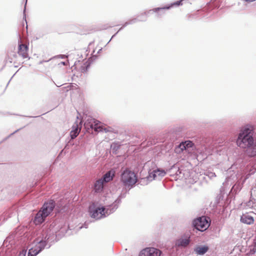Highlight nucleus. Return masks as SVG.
Listing matches in <instances>:
<instances>
[{
	"mask_svg": "<svg viewBox=\"0 0 256 256\" xmlns=\"http://www.w3.org/2000/svg\"><path fill=\"white\" fill-rule=\"evenodd\" d=\"M118 32H117L116 33H115L111 38L110 39V40L107 42V44H106V46L107 44H108L111 41V40L114 38L118 34Z\"/></svg>",
	"mask_w": 256,
	"mask_h": 256,
	"instance_id": "40",
	"label": "nucleus"
},
{
	"mask_svg": "<svg viewBox=\"0 0 256 256\" xmlns=\"http://www.w3.org/2000/svg\"><path fill=\"white\" fill-rule=\"evenodd\" d=\"M11 80V79L8 81V84H9V82H10V80Z\"/></svg>",
	"mask_w": 256,
	"mask_h": 256,
	"instance_id": "56",
	"label": "nucleus"
},
{
	"mask_svg": "<svg viewBox=\"0 0 256 256\" xmlns=\"http://www.w3.org/2000/svg\"><path fill=\"white\" fill-rule=\"evenodd\" d=\"M129 190L126 189L124 188L122 189L121 193L116 198L114 202L110 205L112 208V211L115 212L116 210L118 208L119 204L122 202V199L126 198L127 193Z\"/></svg>",
	"mask_w": 256,
	"mask_h": 256,
	"instance_id": "12",
	"label": "nucleus"
},
{
	"mask_svg": "<svg viewBox=\"0 0 256 256\" xmlns=\"http://www.w3.org/2000/svg\"><path fill=\"white\" fill-rule=\"evenodd\" d=\"M126 26H124V24H122V26L118 30V32H120V30H122L124 28H125Z\"/></svg>",
	"mask_w": 256,
	"mask_h": 256,
	"instance_id": "44",
	"label": "nucleus"
},
{
	"mask_svg": "<svg viewBox=\"0 0 256 256\" xmlns=\"http://www.w3.org/2000/svg\"><path fill=\"white\" fill-rule=\"evenodd\" d=\"M224 193L222 190V188L220 190V194L216 198V203L217 204L220 206V202L223 200L224 198Z\"/></svg>",
	"mask_w": 256,
	"mask_h": 256,
	"instance_id": "28",
	"label": "nucleus"
},
{
	"mask_svg": "<svg viewBox=\"0 0 256 256\" xmlns=\"http://www.w3.org/2000/svg\"><path fill=\"white\" fill-rule=\"evenodd\" d=\"M15 76V74H14V75H12V77L11 79L12 78L13 76Z\"/></svg>",
	"mask_w": 256,
	"mask_h": 256,
	"instance_id": "53",
	"label": "nucleus"
},
{
	"mask_svg": "<svg viewBox=\"0 0 256 256\" xmlns=\"http://www.w3.org/2000/svg\"><path fill=\"white\" fill-rule=\"evenodd\" d=\"M94 52L95 50H94L92 52V56L86 60V62L90 63V64H91L96 60L98 58V56L97 54H94Z\"/></svg>",
	"mask_w": 256,
	"mask_h": 256,
	"instance_id": "30",
	"label": "nucleus"
},
{
	"mask_svg": "<svg viewBox=\"0 0 256 256\" xmlns=\"http://www.w3.org/2000/svg\"><path fill=\"white\" fill-rule=\"evenodd\" d=\"M47 217V216L44 214L40 210H39L35 214L34 217L32 219V220L35 225H40L44 222Z\"/></svg>",
	"mask_w": 256,
	"mask_h": 256,
	"instance_id": "15",
	"label": "nucleus"
},
{
	"mask_svg": "<svg viewBox=\"0 0 256 256\" xmlns=\"http://www.w3.org/2000/svg\"><path fill=\"white\" fill-rule=\"evenodd\" d=\"M189 242L190 241H188V240H187V241H182V242L180 244H178V245L186 246H187Z\"/></svg>",
	"mask_w": 256,
	"mask_h": 256,
	"instance_id": "36",
	"label": "nucleus"
},
{
	"mask_svg": "<svg viewBox=\"0 0 256 256\" xmlns=\"http://www.w3.org/2000/svg\"><path fill=\"white\" fill-rule=\"evenodd\" d=\"M242 166H243V164H242V165H240V167H242Z\"/></svg>",
	"mask_w": 256,
	"mask_h": 256,
	"instance_id": "55",
	"label": "nucleus"
},
{
	"mask_svg": "<svg viewBox=\"0 0 256 256\" xmlns=\"http://www.w3.org/2000/svg\"><path fill=\"white\" fill-rule=\"evenodd\" d=\"M92 222L91 220H86L84 223L82 224L80 226L78 227L79 229H81L82 228H87L88 227V225Z\"/></svg>",
	"mask_w": 256,
	"mask_h": 256,
	"instance_id": "33",
	"label": "nucleus"
},
{
	"mask_svg": "<svg viewBox=\"0 0 256 256\" xmlns=\"http://www.w3.org/2000/svg\"><path fill=\"white\" fill-rule=\"evenodd\" d=\"M172 170H174L176 172L174 173L176 176L180 177V174H182V170H180L176 164H174L170 168L167 170L166 172L168 173H171Z\"/></svg>",
	"mask_w": 256,
	"mask_h": 256,
	"instance_id": "24",
	"label": "nucleus"
},
{
	"mask_svg": "<svg viewBox=\"0 0 256 256\" xmlns=\"http://www.w3.org/2000/svg\"><path fill=\"white\" fill-rule=\"evenodd\" d=\"M15 76V74H14V75H12V77L11 79L12 78L13 76Z\"/></svg>",
	"mask_w": 256,
	"mask_h": 256,
	"instance_id": "54",
	"label": "nucleus"
},
{
	"mask_svg": "<svg viewBox=\"0 0 256 256\" xmlns=\"http://www.w3.org/2000/svg\"><path fill=\"white\" fill-rule=\"evenodd\" d=\"M161 251L154 248H147L142 250L140 256H160Z\"/></svg>",
	"mask_w": 256,
	"mask_h": 256,
	"instance_id": "13",
	"label": "nucleus"
},
{
	"mask_svg": "<svg viewBox=\"0 0 256 256\" xmlns=\"http://www.w3.org/2000/svg\"><path fill=\"white\" fill-rule=\"evenodd\" d=\"M256 240V238H254V239L252 240Z\"/></svg>",
	"mask_w": 256,
	"mask_h": 256,
	"instance_id": "57",
	"label": "nucleus"
},
{
	"mask_svg": "<svg viewBox=\"0 0 256 256\" xmlns=\"http://www.w3.org/2000/svg\"><path fill=\"white\" fill-rule=\"evenodd\" d=\"M115 174V170L114 169H111L110 170L108 171L102 178L100 179L102 180L104 184L110 182L112 180Z\"/></svg>",
	"mask_w": 256,
	"mask_h": 256,
	"instance_id": "19",
	"label": "nucleus"
},
{
	"mask_svg": "<svg viewBox=\"0 0 256 256\" xmlns=\"http://www.w3.org/2000/svg\"><path fill=\"white\" fill-rule=\"evenodd\" d=\"M100 122L91 116H86L84 120V134H96L100 130Z\"/></svg>",
	"mask_w": 256,
	"mask_h": 256,
	"instance_id": "4",
	"label": "nucleus"
},
{
	"mask_svg": "<svg viewBox=\"0 0 256 256\" xmlns=\"http://www.w3.org/2000/svg\"><path fill=\"white\" fill-rule=\"evenodd\" d=\"M92 188L95 194L102 192L104 190V183L100 178L98 179L94 182Z\"/></svg>",
	"mask_w": 256,
	"mask_h": 256,
	"instance_id": "17",
	"label": "nucleus"
},
{
	"mask_svg": "<svg viewBox=\"0 0 256 256\" xmlns=\"http://www.w3.org/2000/svg\"><path fill=\"white\" fill-rule=\"evenodd\" d=\"M6 62H9L10 63H12V62H13V59H12V56H8L6 58Z\"/></svg>",
	"mask_w": 256,
	"mask_h": 256,
	"instance_id": "35",
	"label": "nucleus"
},
{
	"mask_svg": "<svg viewBox=\"0 0 256 256\" xmlns=\"http://www.w3.org/2000/svg\"><path fill=\"white\" fill-rule=\"evenodd\" d=\"M18 54L22 56L24 58H30V57L28 56V51L29 50V44H24L22 42L20 36L19 34H18Z\"/></svg>",
	"mask_w": 256,
	"mask_h": 256,
	"instance_id": "8",
	"label": "nucleus"
},
{
	"mask_svg": "<svg viewBox=\"0 0 256 256\" xmlns=\"http://www.w3.org/2000/svg\"><path fill=\"white\" fill-rule=\"evenodd\" d=\"M104 130L105 131V132H107L108 131L106 128H104Z\"/></svg>",
	"mask_w": 256,
	"mask_h": 256,
	"instance_id": "51",
	"label": "nucleus"
},
{
	"mask_svg": "<svg viewBox=\"0 0 256 256\" xmlns=\"http://www.w3.org/2000/svg\"><path fill=\"white\" fill-rule=\"evenodd\" d=\"M20 129H18L16 130H15L14 132H13L12 133L10 134L9 136H8L6 138L5 140H6L8 139V138H9L10 136H12L15 133H16V132H18Z\"/></svg>",
	"mask_w": 256,
	"mask_h": 256,
	"instance_id": "38",
	"label": "nucleus"
},
{
	"mask_svg": "<svg viewBox=\"0 0 256 256\" xmlns=\"http://www.w3.org/2000/svg\"><path fill=\"white\" fill-rule=\"evenodd\" d=\"M24 235V230L22 228H16L4 240H22V237Z\"/></svg>",
	"mask_w": 256,
	"mask_h": 256,
	"instance_id": "11",
	"label": "nucleus"
},
{
	"mask_svg": "<svg viewBox=\"0 0 256 256\" xmlns=\"http://www.w3.org/2000/svg\"><path fill=\"white\" fill-rule=\"evenodd\" d=\"M208 250V247L206 246H196L194 251L197 254L202 255L206 254Z\"/></svg>",
	"mask_w": 256,
	"mask_h": 256,
	"instance_id": "20",
	"label": "nucleus"
},
{
	"mask_svg": "<svg viewBox=\"0 0 256 256\" xmlns=\"http://www.w3.org/2000/svg\"><path fill=\"white\" fill-rule=\"evenodd\" d=\"M240 222L246 224L251 225L254 223V217L249 213L246 212L242 214L240 216Z\"/></svg>",
	"mask_w": 256,
	"mask_h": 256,
	"instance_id": "18",
	"label": "nucleus"
},
{
	"mask_svg": "<svg viewBox=\"0 0 256 256\" xmlns=\"http://www.w3.org/2000/svg\"><path fill=\"white\" fill-rule=\"evenodd\" d=\"M242 162V159H241V158H240V159H238V160H236V165H237V164H238V162Z\"/></svg>",
	"mask_w": 256,
	"mask_h": 256,
	"instance_id": "45",
	"label": "nucleus"
},
{
	"mask_svg": "<svg viewBox=\"0 0 256 256\" xmlns=\"http://www.w3.org/2000/svg\"><path fill=\"white\" fill-rule=\"evenodd\" d=\"M30 118H36L37 116H29Z\"/></svg>",
	"mask_w": 256,
	"mask_h": 256,
	"instance_id": "52",
	"label": "nucleus"
},
{
	"mask_svg": "<svg viewBox=\"0 0 256 256\" xmlns=\"http://www.w3.org/2000/svg\"><path fill=\"white\" fill-rule=\"evenodd\" d=\"M210 220L208 217L201 216L198 217L192 222V230H198L203 232L210 225Z\"/></svg>",
	"mask_w": 256,
	"mask_h": 256,
	"instance_id": "5",
	"label": "nucleus"
},
{
	"mask_svg": "<svg viewBox=\"0 0 256 256\" xmlns=\"http://www.w3.org/2000/svg\"><path fill=\"white\" fill-rule=\"evenodd\" d=\"M4 190H2V192H4Z\"/></svg>",
	"mask_w": 256,
	"mask_h": 256,
	"instance_id": "58",
	"label": "nucleus"
},
{
	"mask_svg": "<svg viewBox=\"0 0 256 256\" xmlns=\"http://www.w3.org/2000/svg\"><path fill=\"white\" fill-rule=\"evenodd\" d=\"M64 212V208L61 209L60 210H58V212Z\"/></svg>",
	"mask_w": 256,
	"mask_h": 256,
	"instance_id": "49",
	"label": "nucleus"
},
{
	"mask_svg": "<svg viewBox=\"0 0 256 256\" xmlns=\"http://www.w3.org/2000/svg\"><path fill=\"white\" fill-rule=\"evenodd\" d=\"M88 212L92 218L98 220L108 216L114 212L112 211V208L110 204L105 206L100 204L97 206L93 204L89 207Z\"/></svg>",
	"mask_w": 256,
	"mask_h": 256,
	"instance_id": "3",
	"label": "nucleus"
},
{
	"mask_svg": "<svg viewBox=\"0 0 256 256\" xmlns=\"http://www.w3.org/2000/svg\"><path fill=\"white\" fill-rule=\"evenodd\" d=\"M236 144L244 150L248 158L256 157V136L254 125L248 124L240 128L236 139Z\"/></svg>",
	"mask_w": 256,
	"mask_h": 256,
	"instance_id": "1",
	"label": "nucleus"
},
{
	"mask_svg": "<svg viewBox=\"0 0 256 256\" xmlns=\"http://www.w3.org/2000/svg\"><path fill=\"white\" fill-rule=\"evenodd\" d=\"M246 170L250 175H252L256 172V164H250L246 166Z\"/></svg>",
	"mask_w": 256,
	"mask_h": 256,
	"instance_id": "27",
	"label": "nucleus"
},
{
	"mask_svg": "<svg viewBox=\"0 0 256 256\" xmlns=\"http://www.w3.org/2000/svg\"><path fill=\"white\" fill-rule=\"evenodd\" d=\"M242 184L240 182H236L232 186L228 194H226V202H230L234 200L236 195L241 190Z\"/></svg>",
	"mask_w": 256,
	"mask_h": 256,
	"instance_id": "10",
	"label": "nucleus"
},
{
	"mask_svg": "<svg viewBox=\"0 0 256 256\" xmlns=\"http://www.w3.org/2000/svg\"><path fill=\"white\" fill-rule=\"evenodd\" d=\"M118 32H117L116 33H115L111 38L110 39V40L107 42V44H106V46L107 44H108L111 41V40L114 38L118 34Z\"/></svg>",
	"mask_w": 256,
	"mask_h": 256,
	"instance_id": "39",
	"label": "nucleus"
},
{
	"mask_svg": "<svg viewBox=\"0 0 256 256\" xmlns=\"http://www.w3.org/2000/svg\"><path fill=\"white\" fill-rule=\"evenodd\" d=\"M194 144L190 140L182 141L178 145H176L174 148V152L176 154H180L184 150H189V149L193 150Z\"/></svg>",
	"mask_w": 256,
	"mask_h": 256,
	"instance_id": "9",
	"label": "nucleus"
},
{
	"mask_svg": "<svg viewBox=\"0 0 256 256\" xmlns=\"http://www.w3.org/2000/svg\"><path fill=\"white\" fill-rule=\"evenodd\" d=\"M56 206L55 201L53 200H50L45 202L40 210L42 212L44 215L48 217L52 215V212Z\"/></svg>",
	"mask_w": 256,
	"mask_h": 256,
	"instance_id": "7",
	"label": "nucleus"
},
{
	"mask_svg": "<svg viewBox=\"0 0 256 256\" xmlns=\"http://www.w3.org/2000/svg\"><path fill=\"white\" fill-rule=\"evenodd\" d=\"M136 18H138V19H144V18H146V16H140L139 15V16H138V17Z\"/></svg>",
	"mask_w": 256,
	"mask_h": 256,
	"instance_id": "41",
	"label": "nucleus"
},
{
	"mask_svg": "<svg viewBox=\"0 0 256 256\" xmlns=\"http://www.w3.org/2000/svg\"><path fill=\"white\" fill-rule=\"evenodd\" d=\"M31 256H32V255Z\"/></svg>",
	"mask_w": 256,
	"mask_h": 256,
	"instance_id": "60",
	"label": "nucleus"
},
{
	"mask_svg": "<svg viewBox=\"0 0 256 256\" xmlns=\"http://www.w3.org/2000/svg\"><path fill=\"white\" fill-rule=\"evenodd\" d=\"M154 13L155 14L156 17L158 18H160L162 15L164 14V8H162V7L155 8L152 9L145 11L144 12L142 13L140 16H148L149 14Z\"/></svg>",
	"mask_w": 256,
	"mask_h": 256,
	"instance_id": "14",
	"label": "nucleus"
},
{
	"mask_svg": "<svg viewBox=\"0 0 256 256\" xmlns=\"http://www.w3.org/2000/svg\"><path fill=\"white\" fill-rule=\"evenodd\" d=\"M60 64L64 66H66L67 64V62H62Z\"/></svg>",
	"mask_w": 256,
	"mask_h": 256,
	"instance_id": "46",
	"label": "nucleus"
},
{
	"mask_svg": "<svg viewBox=\"0 0 256 256\" xmlns=\"http://www.w3.org/2000/svg\"><path fill=\"white\" fill-rule=\"evenodd\" d=\"M166 174V172L164 170L156 167L153 170H150L148 176L146 178L142 179L140 182L142 180L144 181L146 178L148 182L155 180L157 177L160 178L165 176Z\"/></svg>",
	"mask_w": 256,
	"mask_h": 256,
	"instance_id": "6",
	"label": "nucleus"
},
{
	"mask_svg": "<svg viewBox=\"0 0 256 256\" xmlns=\"http://www.w3.org/2000/svg\"><path fill=\"white\" fill-rule=\"evenodd\" d=\"M120 180L124 187L128 190L134 188L138 181L136 174L128 168L121 170Z\"/></svg>",
	"mask_w": 256,
	"mask_h": 256,
	"instance_id": "2",
	"label": "nucleus"
},
{
	"mask_svg": "<svg viewBox=\"0 0 256 256\" xmlns=\"http://www.w3.org/2000/svg\"><path fill=\"white\" fill-rule=\"evenodd\" d=\"M175 172H176V171H174V170H172V172L171 173H170V176L176 175V174H174Z\"/></svg>",
	"mask_w": 256,
	"mask_h": 256,
	"instance_id": "43",
	"label": "nucleus"
},
{
	"mask_svg": "<svg viewBox=\"0 0 256 256\" xmlns=\"http://www.w3.org/2000/svg\"><path fill=\"white\" fill-rule=\"evenodd\" d=\"M182 2L183 0H179L162 6L164 12L165 10H169L174 6H178L182 5Z\"/></svg>",
	"mask_w": 256,
	"mask_h": 256,
	"instance_id": "21",
	"label": "nucleus"
},
{
	"mask_svg": "<svg viewBox=\"0 0 256 256\" xmlns=\"http://www.w3.org/2000/svg\"><path fill=\"white\" fill-rule=\"evenodd\" d=\"M56 57L60 58H65L67 57V56L64 54H59V55L54 56V58Z\"/></svg>",
	"mask_w": 256,
	"mask_h": 256,
	"instance_id": "37",
	"label": "nucleus"
},
{
	"mask_svg": "<svg viewBox=\"0 0 256 256\" xmlns=\"http://www.w3.org/2000/svg\"><path fill=\"white\" fill-rule=\"evenodd\" d=\"M147 18H144V19H138V18H134L129 20L127 22L124 23V26H126L129 24H132L138 22H146Z\"/></svg>",
	"mask_w": 256,
	"mask_h": 256,
	"instance_id": "25",
	"label": "nucleus"
},
{
	"mask_svg": "<svg viewBox=\"0 0 256 256\" xmlns=\"http://www.w3.org/2000/svg\"><path fill=\"white\" fill-rule=\"evenodd\" d=\"M192 232H191V230L186 232L184 234L182 235L180 238L176 239V240H192V238H193L192 237Z\"/></svg>",
	"mask_w": 256,
	"mask_h": 256,
	"instance_id": "26",
	"label": "nucleus"
},
{
	"mask_svg": "<svg viewBox=\"0 0 256 256\" xmlns=\"http://www.w3.org/2000/svg\"><path fill=\"white\" fill-rule=\"evenodd\" d=\"M121 144L119 142H114L110 145V149L114 154L118 153V150L120 148Z\"/></svg>",
	"mask_w": 256,
	"mask_h": 256,
	"instance_id": "22",
	"label": "nucleus"
},
{
	"mask_svg": "<svg viewBox=\"0 0 256 256\" xmlns=\"http://www.w3.org/2000/svg\"><path fill=\"white\" fill-rule=\"evenodd\" d=\"M13 215H16V212L12 208L5 212L4 216L0 218V220L3 218V221H5L8 218L12 216Z\"/></svg>",
	"mask_w": 256,
	"mask_h": 256,
	"instance_id": "23",
	"label": "nucleus"
},
{
	"mask_svg": "<svg viewBox=\"0 0 256 256\" xmlns=\"http://www.w3.org/2000/svg\"><path fill=\"white\" fill-rule=\"evenodd\" d=\"M204 174L208 176L210 178H212L216 176V175L214 172H212L210 170H207L204 172Z\"/></svg>",
	"mask_w": 256,
	"mask_h": 256,
	"instance_id": "31",
	"label": "nucleus"
},
{
	"mask_svg": "<svg viewBox=\"0 0 256 256\" xmlns=\"http://www.w3.org/2000/svg\"><path fill=\"white\" fill-rule=\"evenodd\" d=\"M51 60V59H50V60H42V61H41V62H40V64H42L44 62H48L49 60Z\"/></svg>",
	"mask_w": 256,
	"mask_h": 256,
	"instance_id": "48",
	"label": "nucleus"
},
{
	"mask_svg": "<svg viewBox=\"0 0 256 256\" xmlns=\"http://www.w3.org/2000/svg\"><path fill=\"white\" fill-rule=\"evenodd\" d=\"M27 2H28V0H25V4H24V10H23V20H25V22H26V24H27V21L26 20V4H27Z\"/></svg>",
	"mask_w": 256,
	"mask_h": 256,
	"instance_id": "32",
	"label": "nucleus"
},
{
	"mask_svg": "<svg viewBox=\"0 0 256 256\" xmlns=\"http://www.w3.org/2000/svg\"><path fill=\"white\" fill-rule=\"evenodd\" d=\"M80 130H78V126L76 124V126H73L72 128V130L70 132V140L68 141V142L66 144L65 148H69V146H70L74 145L73 142L72 141L76 136H78Z\"/></svg>",
	"mask_w": 256,
	"mask_h": 256,
	"instance_id": "16",
	"label": "nucleus"
},
{
	"mask_svg": "<svg viewBox=\"0 0 256 256\" xmlns=\"http://www.w3.org/2000/svg\"><path fill=\"white\" fill-rule=\"evenodd\" d=\"M12 58H16L18 56L17 54L15 52L12 53Z\"/></svg>",
	"mask_w": 256,
	"mask_h": 256,
	"instance_id": "42",
	"label": "nucleus"
},
{
	"mask_svg": "<svg viewBox=\"0 0 256 256\" xmlns=\"http://www.w3.org/2000/svg\"><path fill=\"white\" fill-rule=\"evenodd\" d=\"M177 130H178V132H180L182 130V128H178L176 129V130H175L176 132H177Z\"/></svg>",
	"mask_w": 256,
	"mask_h": 256,
	"instance_id": "47",
	"label": "nucleus"
},
{
	"mask_svg": "<svg viewBox=\"0 0 256 256\" xmlns=\"http://www.w3.org/2000/svg\"><path fill=\"white\" fill-rule=\"evenodd\" d=\"M91 64H90V63L88 62H86L82 66H80V71L82 73H84L86 72L89 69L90 66Z\"/></svg>",
	"mask_w": 256,
	"mask_h": 256,
	"instance_id": "29",
	"label": "nucleus"
},
{
	"mask_svg": "<svg viewBox=\"0 0 256 256\" xmlns=\"http://www.w3.org/2000/svg\"><path fill=\"white\" fill-rule=\"evenodd\" d=\"M253 248H251L250 250V254H254L256 252V244L254 243V245L252 246Z\"/></svg>",
	"mask_w": 256,
	"mask_h": 256,
	"instance_id": "34",
	"label": "nucleus"
},
{
	"mask_svg": "<svg viewBox=\"0 0 256 256\" xmlns=\"http://www.w3.org/2000/svg\"><path fill=\"white\" fill-rule=\"evenodd\" d=\"M1 224V223L0 224V225Z\"/></svg>",
	"mask_w": 256,
	"mask_h": 256,
	"instance_id": "59",
	"label": "nucleus"
},
{
	"mask_svg": "<svg viewBox=\"0 0 256 256\" xmlns=\"http://www.w3.org/2000/svg\"><path fill=\"white\" fill-rule=\"evenodd\" d=\"M102 48H100L97 52V54H100L102 50Z\"/></svg>",
	"mask_w": 256,
	"mask_h": 256,
	"instance_id": "50",
	"label": "nucleus"
}]
</instances>
